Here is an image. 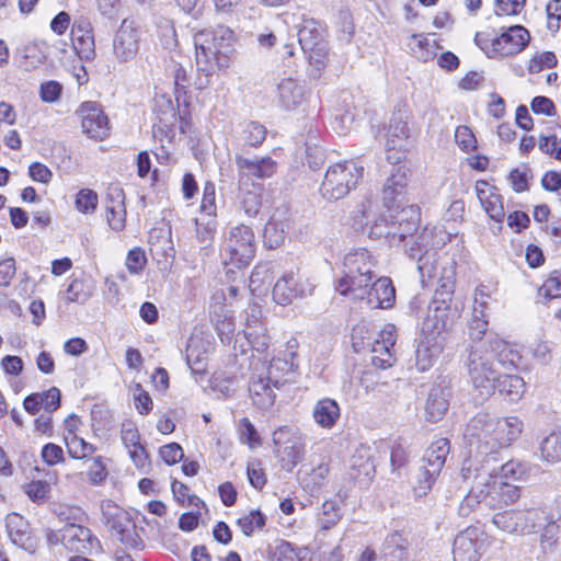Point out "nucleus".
Here are the masks:
<instances>
[{
  "instance_id": "nucleus-42",
  "label": "nucleus",
  "mask_w": 561,
  "mask_h": 561,
  "mask_svg": "<svg viewBox=\"0 0 561 561\" xmlns=\"http://www.w3.org/2000/svg\"><path fill=\"white\" fill-rule=\"evenodd\" d=\"M541 460L548 463L561 461V428L546 436L539 446Z\"/></svg>"
},
{
  "instance_id": "nucleus-14",
  "label": "nucleus",
  "mask_w": 561,
  "mask_h": 561,
  "mask_svg": "<svg viewBox=\"0 0 561 561\" xmlns=\"http://www.w3.org/2000/svg\"><path fill=\"white\" fill-rule=\"evenodd\" d=\"M314 285L307 277L296 272L285 273L273 287V300L280 306H288L295 299L311 296Z\"/></svg>"
},
{
  "instance_id": "nucleus-61",
  "label": "nucleus",
  "mask_w": 561,
  "mask_h": 561,
  "mask_svg": "<svg viewBox=\"0 0 561 561\" xmlns=\"http://www.w3.org/2000/svg\"><path fill=\"white\" fill-rule=\"evenodd\" d=\"M538 147L542 153L561 161V139L556 135L540 136Z\"/></svg>"
},
{
  "instance_id": "nucleus-11",
  "label": "nucleus",
  "mask_w": 561,
  "mask_h": 561,
  "mask_svg": "<svg viewBox=\"0 0 561 561\" xmlns=\"http://www.w3.org/2000/svg\"><path fill=\"white\" fill-rule=\"evenodd\" d=\"M101 511L105 525L111 529L113 536L128 548L142 549L144 541L126 511L110 500L102 502Z\"/></svg>"
},
{
  "instance_id": "nucleus-28",
  "label": "nucleus",
  "mask_w": 561,
  "mask_h": 561,
  "mask_svg": "<svg viewBox=\"0 0 561 561\" xmlns=\"http://www.w3.org/2000/svg\"><path fill=\"white\" fill-rule=\"evenodd\" d=\"M410 112L407 108H398L393 112L387 136L386 147L388 150H402L405 140L409 138Z\"/></svg>"
},
{
  "instance_id": "nucleus-19",
  "label": "nucleus",
  "mask_w": 561,
  "mask_h": 561,
  "mask_svg": "<svg viewBox=\"0 0 561 561\" xmlns=\"http://www.w3.org/2000/svg\"><path fill=\"white\" fill-rule=\"evenodd\" d=\"M445 346V335L421 332L415 350V365L426 371L437 362Z\"/></svg>"
},
{
  "instance_id": "nucleus-49",
  "label": "nucleus",
  "mask_w": 561,
  "mask_h": 561,
  "mask_svg": "<svg viewBox=\"0 0 561 561\" xmlns=\"http://www.w3.org/2000/svg\"><path fill=\"white\" fill-rule=\"evenodd\" d=\"M267 130L259 122H249L243 126L241 140L250 147H259L266 138Z\"/></svg>"
},
{
  "instance_id": "nucleus-50",
  "label": "nucleus",
  "mask_w": 561,
  "mask_h": 561,
  "mask_svg": "<svg viewBox=\"0 0 561 561\" xmlns=\"http://www.w3.org/2000/svg\"><path fill=\"white\" fill-rule=\"evenodd\" d=\"M153 111L160 123L168 125L176 117V108L170 96L157 94Z\"/></svg>"
},
{
  "instance_id": "nucleus-6",
  "label": "nucleus",
  "mask_w": 561,
  "mask_h": 561,
  "mask_svg": "<svg viewBox=\"0 0 561 561\" xmlns=\"http://www.w3.org/2000/svg\"><path fill=\"white\" fill-rule=\"evenodd\" d=\"M387 215L380 216L370 227L371 239L385 238L390 244H399L407 238L413 237L420 224V208L416 205H408L400 210H388Z\"/></svg>"
},
{
  "instance_id": "nucleus-41",
  "label": "nucleus",
  "mask_w": 561,
  "mask_h": 561,
  "mask_svg": "<svg viewBox=\"0 0 561 561\" xmlns=\"http://www.w3.org/2000/svg\"><path fill=\"white\" fill-rule=\"evenodd\" d=\"M409 47L417 60L427 62L436 57L438 45L423 35L413 34Z\"/></svg>"
},
{
  "instance_id": "nucleus-58",
  "label": "nucleus",
  "mask_w": 561,
  "mask_h": 561,
  "mask_svg": "<svg viewBox=\"0 0 561 561\" xmlns=\"http://www.w3.org/2000/svg\"><path fill=\"white\" fill-rule=\"evenodd\" d=\"M558 59L552 51H543L534 56L528 65L530 73H539L545 68H553L557 66Z\"/></svg>"
},
{
  "instance_id": "nucleus-36",
  "label": "nucleus",
  "mask_w": 561,
  "mask_h": 561,
  "mask_svg": "<svg viewBox=\"0 0 561 561\" xmlns=\"http://www.w3.org/2000/svg\"><path fill=\"white\" fill-rule=\"evenodd\" d=\"M517 513L519 536L536 534L549 519V513L541 507L517 511Z\"/></svg>"
},
{
  "instance_id": "nucleus-35",
  "label": "nucleus",
  "mask_w": 561,
  "mask_h": 561,
  "mask_svg": "<svg viewBox=\"0 0 561 561\" xmlns=\"http://www.w3.org/2000/svg\"><path fill=\"white\" fill-rule=\"evenodd\" d=\"M274 388L267 376L252 377L249 392L253 404L262 410L271 408L275 402Z\"/></svg>"
},
{
  "instance_id": "nucleus-13",
  "label": "nucleus",
  "mask_w": 561,
  "mask_h": 561,
  "mask_svg": "<svg viewBox=\"0 0 561 561\" xmlns=\"http://www.w3.org/2000/svg\"><path fill=\"white\" fill-rule=\"evenodd\" d=\"M407 253L411 259L417 260V270L420 272L422 284L430 282L437 271V251L433 241V230L424 228L416 237H411Z\"/></svg>"
},
{
  "instance_id": "nucleus-48",
  "label": "nucleus",
  "mask_w": 561,
  "mask_h": 561,
  "mask_svg": "<svg viewBox=\"0 0 561 561\" xmlns=\"http://www.w3.org/2000/svg\"><path fill=\"white\" fill-rule=\"evenodd\" d=\"M243 332L249 344L256 352L263 353L268 348L270 336L264 324L260 327L250 325V328H244Z\"/></svg>"
},
{
  "instance_id": "nucleus-21",
  "label": "nucleus",
  "mask_w": 561,
  "mask_h": 561,
  "mask_svg": "<svg viewBox=\"0 0 561 561\" xmlns=\"http://www.w3.org/2000/svg\"><path fill=\"white\" fill-rule=\"evenodd\" d=\"M309 91L304 82L293 78L282 79L276 87V102L285 111H295L307 103Z\"/></svg>"
},
{
  "instance_id": "nucleus-15",
  "label": "nucleus",
  "mask_w": 561,
  "mask_h": 561,
  "mask_svg": "<svg viewBox=\"0 0 561 561\" xmlns=\"http://www.w3.org/2000/svg\"><path fill=\"white\" fill-rule=\"evenodd\" d=\"M144 31L134 20L124 19L113 39V53L119 62L133 60L140 47Z\"/></svg>"
},
{
  "instance_id": "nucleus-7",
  "label": "nucleus",
  "mask_w": 561,
  "mask_h": 561,
  "mask_svg": "<svg viewBox=\"0 0 561 561\" xmlns=\"http://www.w3.org/2000/svg\"><path fill=\"white\" fill-rule=\"evenodd\" d=\"M364 176V167L355 160L331 164L320 186L321 196L335 202L347 196L357 187Z\"/></svg>"
},
{
  "instance_id": "nucleus-10",
  "label": "nucleus",
  "mask_w": 561,
  "mask_h": 561,
  "mask_svg": "<svg viewBox=\"0 0 561 561\" xmlns=\"http://www.w3.org/2000/svg\"><path fill=\"white\" fill-rule=\"evenodd\" d=\"M450 451V443L447 438L440 437L434 440L425 450L420 468L417 483L414 485V493L417 496L425 495L435 483L437 477L446 462Z\"/></svg>"
},
{
  "instance_id": "nucleus-56",
  "label": "nucleus",
  "mask_w": 561,
  "mask_h": 561,
  "mask_svg": "<svg viewBox=\"0 0 561 561\" xmlns=\"http://www.w3.org/2000/svg\"><path fill=\"white\" fill-rule=\"evenodd\" d=\"M25 493L27 496L37 504L45 503L49 497L50 485L43 480H36L25 485Z\"/></svg>"
},
{
  "instance_id": "nucleus-39",
  "label": "nucleus",
  "mask_w": 561,
  "mask_h": 561,
  "mask_svg": "<svg viewBox=\"0 0 561 561\" xmlns=\"http://www.w3.org/2000/svg\"><path fill=\"white\" fill-rule=\"evenodd\" d=\"M382 554L388 561H408V541L399 533L387 536L382 545Z\"/></svg>"
},
{
  "instance_id": "nucleus-24",
  "label": "nucleus",
  "mask_w": 561,
  "mask_h": 561,
  "mask_svg": "<svg viewBox=\"0 0 561 561\" xmlns=\"http://www.w3.org/2000/svg\"><path fill=\"white\" fill-rule=\"evenodd\" d=\"M348 477L359 488L368 486L375 477V463L368 447L355 450L350 459Z\"/></svg>"
},
{
  "instance_id": "nucleus-16",
  "label": "nucleus",
  "mask_w": 561,
  "mask_h": 561,
  "mask_svg": "<svg viewBox=\"0 0 561 561\" xmlns=\"http://www.w3.org/2000/svg\"><path fill=\"white\" fill-rule=\"evenodd\" d=\"M234 161L238 170V186L241 191L252 185L251 178L259 180L271 178L277 168L276 162L271 157L249 159L242 154H236Z\"/></svg>"
},
{
  "instance_id": "nucleus-23",
  "label": "nucleus",
  "mask_w": 561,
  "mask_h": 561,
  "mask_svg": "<svg viewBox=\"0 0 561 561\" xmlns=\"http://www.w3.org/2000/svg\"><path fill=\"white\" fill-rule=\"evenodd\" d=\"M397 341V329L393 324H386L379 333L371 347V363L378 368L392 366L394 357V345Z\"/></svg>"
},
{
  "instance_id": "nucleus-60",
  "label": "nucleus",
  "mask_w": 561,
  "mask_h": 561,
  "mask_svg": "<svg viewBox=\"0 0 561 561\" xmlns=\"http://www.w3.org/2000/svg\"><path fill=\"white\" fill-rule=\"evenodd\" d=\"M341 519V513L337 505L332 501H327L322 505L320 525L323 529H330Z\"/></svg>"
},
{
  "instance_id": "nucleus-8",
  "label": "nucleus",
  "mask_w": 561,
  "mask_h": 561,
  "mask_svg": "<svg viewBox=\"0 0 561 561\" xmlns=\"http://www.w3.org/2000/svg\"><path fill=\"white\" fill-rule=\"evenodd\" d=\"M529 39V32L522 25L510 26L500 35L495 36H491L485 32H479L474 36L476 45L489 58H502L517 55L526 48Z\"/></svg>"
},
{
  "instance_id": "nucleus-54",
  "label": "nucleus",
  "mask_w": 561,
  "mask_h": 561,
  "mask_svg": "<svg viewBox=\"0 0 561 561\" xmlns=\"http://www.w3.org/2000/svg\"><path fill=\"white\" fill-rule=\"evenodd\" d=\"M245 536H251L255 529H262L265 525V516L257 510L240 517L237 522Z\"/></svg>"
},
{
  "instance_id": "nucleus-31",
  "label": "nucleus",
  "mask_w": 561,
  "mask_h": 561,
  "mask_svg": "<svg viewBox=\"0 0 561 561\" xmlns=\"http://www.w3.org/2000/svg\"><path fill=\"white\" fill-rule=\"evenodd\" d=\"M72 45L82 60H91L95 56V45L89 23H75L71 28Z\"/></svg>"
},
{
  "instance_id": "nucleus-2",
  "label": "nucleus",
  "mask_w": 561,
  "mask_h": 561,
  "mask_svg": "<svg viewBox=\"0 0 561 561\" xmlns=\"http://www.w3.org/2000/svg\"><path fill=\"white\" fill-rule=\"evenodd\" d=\"M523 431L524 422L517 415L497 417L479 412L468 423L465 437L471 447L477 448V456L491 460L490 455L510 447Z\"/></svg>"
},
{
  "instance_id": "nucleus-64",
  "label": "nucleus",
  "mask_w": 561,
  "mask_h": 561,
  "mask_svg": "<svg viewBox=\"0 0 561 561\" xmlns=\"http://www.w3.org/2000/svg\"><path fill=\"white\" fill-rule=\"evenodd\" d=\"M87 474L90 483L93 485H100L106 480L108 472L102 457L99 456L93 459Z\"/></svg>"
},
{
  "instance_id": "nucleus-40",
  "label": "nucleus",
  "mask_w": 561,
  "mask_h": 561,
  "mask_svg": "<svg viewBox=\"0 0 561 561\" xmlns=\"http://www.w3.org/2000/svg\"><path fill=\"white\" fill-rule=\"evenodd\" d=\"M496 389H499L501 393L505 394L510 401L516 402L525 393L526 383L524 379L517 375H499Z\"/></svg>"
},
{
  "instance_id": "nucleus-57",
  "label": "nucleus",
  "mask_w": 561,
  "mask_h": 561,
  "mask_svg": "<svg viewBox=\"0 0 561 561\" xmlns=\"http://www.w3.org/2000/svg\"><path fill=\"white\" fill-rule=\"evenodd\" d=\"M538 295L547 300L561 297V274L552 273L539 288Z\"/></svg>"
},
{
  "instance_id": "nucleus-44",
  "label": "nucleus",
  "mask_w": 561,
  "mask_h": 561,
  "mask_svg": "<svg viewBox=\"0 0 561 561\" xmlns=\"http://www.w3.org/2000/svg\"><path fill=\"white\" fill-rule=\"evenodd\" d=\"M329 472V463L321 462L317 467L312 468L309 472H306L301 476V484L305 489L312 493L325 484Z\"/></svg>"
},
{
  "instance_id": "nucleus-46",
  "label": "nucleus",
  "mask_w": 561,
  "mask_h": 561,
  "mask_svg": "<svg viewBox=\"0 0 561 561\" xmlns=\"http://www.w3.org/2000/svg\"><path fill=\"white\" fill-rule=\"evenodd\" d=\"M54 514L67 525L70 523L80 524L87 519V514L79 505L67 503H56L53 508Z\"/></svg>"
},
{
  "instance_id": "nucleus-55",
  "label": "nucleus",
  "mask_w": 561,
  "mask_h": 561,
  "mask_svg": "<svg viewBox=\"0 0 561 561\" xmlns=\"http://www.w3.org/2000/svg\"><path fill=\"white\" fill-rule=\"evenodd\" d=\"M173 78H174V94L178 102H180L182 96L186 95L187 88L190 85V76L187 69L180 65L175 64L173 66Z\"/></svg>"
},
{
  "instance_id": "nucleus-52",
  "label": "nucleus",
  "mask_w": 561,
  "mask_h": 561,
  "mask_svg": "<svg viewBox=\"0 0 561 561\" xmlns=\"http://www.w3.org/2000/svg\"><path fill=\"white\" fill-rule=\"evenodd\" d=\"M492 523L505 533L518 535V513L515 510L494 514Z\"/></svg>"
},
{
  "instance_id": "nucleus-51",
  "label": "nucleus",
  "mask_w": 561,
  "mask_h": 561,
  "mask_svg": "<svg viewBox=\"0 0 561 561\" xmlns=\"http://www.w3.org/2000/svg\"><path fill=\"white\" fill-rule=\"evenodd\" d=\"M99 203L98 193L91 188H81L75 199L76 209L81 214H93Z\"/></svg>"
},
{
  "instance_id": "nucleus-3",
  "label": "nucleus",
  "mask_w": 561,
  "mask_h": 561,
  "mask_svg": "<svg viewBox=\"0 0 561 561\" xmlns=\"http://www.w3.org/2000/svg\"><path fill=\"white\" fill-rule=\"evenodd\" d=\"M497 351V362L504 366H516L519 356L503 341H495L491 350L485 343L472 345L466 360L469 378L481 400L488 399L496 389L500 373L494 366V352Z\"/></svg>"
},
{
  "instance_id": "nucleus-45",
  "label": "nucleus",
  "mask_w": 561,
  "mask_h": 561,
  "mask_svg": "<svg viewBox=\"0 0 561 561\" xmlns=\"http://www.w3.org/2000/svg\"><path fill=\"white\" fill-rule=\"evenodd\" d=\"M260 185L252 183L250 187L240 191V204L244 213L249 217H254L259 214L261 208V196H260Z\"/></svg>"
},
{
  "instance_id": "nucleus-22",
  "label": "nucleus",
  "mask_w": 561,
  "mask_h": 561,
  "mask_svg": "<svg viewBox=\"0 0 561 561\" xmlns=\"http://www.w3.org/2000/svg\"><path fill=\"white\" fill-rule=\"evenodd\" d=\"M409 170L404 165H394L390 176L386 180L382 187V201L388 210H400L403 195L408 186Z\"/></svg>"
},
{
  "instance_id": "nucleus-32",
  "label": "nucleus",
  "mask_w": 561,
  "mask_h": 561,
  "mask_svg": "<svg viewBox=\"0 0 561 561\" xmlns=\"http://www.w3.org/2000/svg\"><path fill=\"white\" fill-rule=\"evenodd\" d=\"M340 417L341 408L334 399L322 398L312 408V420L323 430H332Z\"/></svg>"
},
{
  "instance_id": "nucleus-29",
  "label": "nucleus",
  "mask_w": 561,
  "mask_h": 561,
  "mask_svg": "<svg viewBox=\"0 0 561 561\" xmlns=\"http://www.w3.org/2000/svg\"><path fill=\"white\" fill-rule=\"evenodd\" d=\"M365 289L367 305L370 308L389 309L396 302V289L388 277H379Z\"/></svg>"
},
{
  "instance_id": "nucleus-5",
  "label": "nucleus",
  "mask_w": 561,
  "mask_h": 561,
  "mask_svg": "<svg viewBox=\"0 0 561 561\" xmlns=\"http://www.w3.org/2000/svg\"><path fill=\"white\" fill-rule=\"evenodd\" d=\"M376 261L368 250L360 248L348 252L343 261V275L336 283V290L346 296L364 298L365 289L369 287L375 274Z\"/></svg>"
},
{
  "instance_id": "nucleus-59",
  "label": "nucleus",
  "mask_w": 561,
  "mask_h": 561,
  "mask_svg": "<svg viewBox=\"0 0 561 561\" xmlns=\"http://www.w3.org/2000/svg\"><path fill=\"white\" fill-rule=\"evenodd\" d=\"M302 51L306 54L309 64L312 65L316 69L320 70L325 66L329 53L327 42L314 45V47L305 49Z\"/></svg>"
},
{
  "instance_id": "nucleus-62",
  "label": "nucleus",
  "mask_w": 561,
  "mask_h": 561,
  "mask_svg": "<svg viewBox=\"0 0 561 561\" xmlns=\"http://www.w3.org/2000/svg\"><path fill=\"white\" fill-rule=\"evenodd\" d=\"M91 296L90 290L85 289L83 280L73 279L67 289V301L69 302H85Z\"/></svg>"
},
{
  "instance_id": "nucleus-25",
  "label": "nucleus",
  "mask_w": 561,
  "mask_h": 561,
  "mask_svg": "<svg viewBox=\"0 0 561 561\" xmlns=\"http://www.w3.org/2000/svg\"><path fill=\"white\" fill-rule=\"evenodd\" d=\"M105 213L108 226L114 231H122L126 226L125 193L118 185H111L105 196Z\"/></svg>"
},
{
  "instance_id": "nucleus-38",
  "label": "nucleus",
  "mask_w": 561,
  "mask_h": 561,
  "mask_svg": "<svg viewBox=\"0 0 561 561\" xmlns=\"http://www.w3.org/2000/svg\"><path fill=\"white\" fill-rule=\"evenodd\" d=\"M208 348L202 339L192 336L186 346V362L192 374L202 375L206 371Z\"/></svg>"
},
{
  "instance_id": "nucleus-12",
  "label": "nucleus",
  "mask_w": 561,
  "mask_h": 561,
  "mask_svg": "<svg viewBox=\"0 0 561 561\" xmlns=\"http://www.w3.org/2000/svg\"><path fill=\"white\" fill-rule=\"evenodd\" d=\"M282 467L293 470L304 458L306 443L298 428L279 426L272 435Z\"/></svg>"
},
{
  "instance_id": "nucleus-30",
  "label": "nucleus",
  "mask_w": 561,
  "mask_h": 561,
  "mask_svg": "<svg viewBox=\"0 0 561 561\" xmlns=\"http://www.w3.org/2000/svg\"><path fill=\"white\" fill-rule=\"evenodd\" d=\"M478 198L489 217L497 224H502L505 218L502 197L496 193L495 187L484 181L476 184Z\"/></svg>"
},
{
  "instance_id": "nucleus-20",
  "label": "nucleus",
  "mask_w": 561,
  "mask_h": 561,
  "mask_svg": "<svg viewBox=\"0 0 561 561\" xmlns=\"http://www.w3.org/2000/svg\"><path fill=\"white\" fill-rule=\"evenodd\" d=\"M444 295H450V291H436L433 300L430 302L427 316L425 317L422 325V331L424 333L444 335L445 331L449 327V305L443 297Z\"/></svg>"
},
{
  "instance_id": "nucleus-37",
  "label": "nucleus",
  "mask_w": 561,
  "mask_h": 561,
  "mask_svg": "<svg viewBox=\"0 0 561 561\" xmlns=\"http://www.w3.org/2000/svg\"><path fill=\"white\" fill-rule=\"evenodd\" d=\"M324 33L325 30L319 21L312 18H304L298 30V42L300 48L302 50L310 49L314 47V45L327 42Z\"/></svg>"
},
{
  "instance_id": "nucleus-4",
  "label": "nucleus",
  "mask_w": 561,
  "mask_h": 561,
  "mask_svg": "<svg viewBox=\"0 0 561 561\" xmlns=\"http://www.w3.org/2000/svg\"><path fill=\"white\" fill-rule=\"evenodd\" d=\"M234 43L233 31L224 25L201 30L194 34L197 70L206 77L205 82L199 79V89L208 84V78L217 70L230 66L234 54Z\"/></svg>"
},
{
  "instance_id": "nucleus-34",
  "label": "nucleus",
  "mask_w": 561,
  "mask_h": 561,
  "mask_svg": "<svg viewBox=\"0 0 561 561\" xmlns=\"http://www.w3.org/2000/svg\"><path fill=\"white\" fill-rule=\"evenodd\" d=\"M298 363L287 357H274L267 368V377L275 388L294 381L297 376Z\"/></svg>"
},
{
  "instance_id": "nucleus-18",
  "label": "nucleus",
  "mask_w": 561,
  "mask_h": 561,
  "mask_svg": "<svg viewBox=\"0 0 561 561\" xmlns=\"http://www.w3.org/2000/svg\"><path fill=\"white\" fill-rule=\"evenodd\" d=\"M82 131L94 140H104L110 135V122L96 102H83L78 111Z\"/></svg>"
},
{
  "instance_id": "nucleus-27",
  "label": "nucleus",
  "mask_w": 561,
  "mask_h": 561,
  "mask_svg": "<svg viewBox=\"0 0 561 561\" xmlns=\"http://www.w3.org/2000/svg\"><path fill=\"white\" fill-rule=\"evenodd\" d=\"M121 439L124 446L127 448L134 465L140 470L146 469L149 465L148 453L145 446L140 443V434L134 423H123L121 430Z\"/></svg>"
},
{
  "instance_id": "nucleus-17",
  "label": "nucleus",
  "mask_w": 561,
  "mask_h": 561,
  "mask_svg": "<svg viewBox=\"0 0 561 561\" xmlns=\"http://www.w3.org/2000/svg\"><path fill=\"white\" fill-rule=\"evenodd\" d=\"M485 534L477 527H468L454 539V561H479L484 549Z\"/></svg>"
},
{
  "instance_id": "nucleus-53",
  "label": "nucleus",
  "mask_w": 561,
  "mask_h": 561,
  "mask_svg": "<svg viewBox=\"0 0 561 561\" xmlns=\"http://www.w3.org/2000/svg\"><path fill=\"white\" fill-rule=\"evenodd\" d=\"M543 530L540 535V547L545 553L554 550L558 543L559 526L549 515L548 522L542 526Z\"/></svg>"
},
{
  "instance_id": "nucleus-47",
  "label": "nucleus",
  "mask_w": 561,
  "mask_h": 561,
  "mask_svg": "<svg viewBox=\"0 0 561 561\" xmlns=\"http://www.w3.org/2000/svg\"><path fill=\"white\" fill-rule=\"evenodd\" d=\"M68 454L75 459H83L93 455L96 448L78 435L64 436Z\"/></svg>"
},
{
  "instance_id": "nucleus-33",
  "label": "nucleus",
  "mask_w": 561,
  "mask_h": 561,
  "mask_svg": "<svg viewBox=\"0 0 561 561\" xmlns=\"http://www.w3.org/2000/svg\"><path fill=\"white\" fill-rule=\"evenodd\" d=\"M449 390L435 385L431 388L426 403L425 417L428 422H437L443 419L449 408Z\"/></svg>"
},
{
  "instance_id": "nucleus-63",
  "label": "nucleus",
  "mask_w": 561,
  "mask_h": 561,
  "mask_svg": "<svg viewBox=\"0 0 561 561\" xmlns=\"http://www.w3.org/2000/svg\"><path fill=\"white\" fill-rule=\"evenodd\" d=\"M147 263L145 252L140 248L131 249L126 257V267L130 274L138 275Z\"/></svg>"
},
{
  "instance_id": "nucleus-26",
  "label": "nucleus",
  "mask_w": 561,
  "mask_h": 561,
  "mask_svg": "<svg viewBox=\"0 0 561 561\" xmlns=\"http://www.w3.org/2000/svg\"><path fill=\"white\" fill-rule=\"evenodd\" d=\"M61 543L70 551L88 552L98 543V539L88 527L70 523L61 529Z\"/></svg>"
},
{
  "instance_id": "nucleus-43",
  "label": "nucleus",
  "mask_w": 561,
  "mask_h": 561,
  "mask_svg": "<svg viewBox=\"0 0 561 561\" xmlns=\"http://www.w3.org/2000/svg\"><path fill=\"white\" fill-rule=\"evenodd\" d=\"M288 224L273 216L264 228V242L271 248H278L286 238Z\"/></svg>"
},
{
  "instance_id": "nucleus-1",
  "label": "nucleus",
  "mask_w": 561,
  "mask_h": 561,
  "mask_svg": "<svg viewBox=\"0 0 561 561\" xmlns=\"http://www.w3.org/2000/svg\"><path fill=\"white\" fill-rule=\"evenodd\" d=\"M495 471L496 467L490 459L479 456L469 457L462 462L460 476L465 482H471V486L459 505L460 516L468 517L482 507L495 510L507 506L519 499L518 486L503 481Z\"/></svg>"
},
{
  "instance_id": "nucleus-9",
  "label": "nucleus",
  "mask_w": 561,
  "mask_h": 561,
  "mask_svg": "<svg viewBox=\"0 0 561 561\" xmlns=\"http://www.w3.org/2000/svg\"><path fill=\"white\" fill-rule=\"evenodd\" d=\"M255 250V236L252 229L248 226L239 225L231 228L225 239L221 256L226 265L242 268L252 262Z\"/></svg>"
}]
</instances>
